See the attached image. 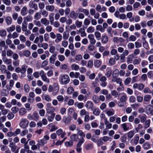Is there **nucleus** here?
<instances>
[{
    "label": "nucleus",
    "mask_w": 153,
    "mask_h": 153,
    "mask_svg": "<svg viewBox=\"0 0 153 153\" xmlns=\"http://www.w3.org/2000/svg\"><path fill=\"white\" fill-rule=\"evenodd\" d=\"M94 36L97 40H100L101 38V33L98 31H96L94 33Z\"/></svg>",
    "instance_id": "e433bc0d"
},
{
    "label": "nucleus",
    "mask_w": 153,
    "mask_h": 153,
    "mask_svg": "<svg viewBox=\"0 0 153 153\" xmlns=\"http://www.w3.org/2000/svg\"><path fill=\"white\" fill-rule=\"evenodd\" d=\"M41 17V14L39 12L36 13L34 16V19L36 20H39Z\"/></svg>",
    "instance_id": "c85d7f7f"
},
{
    "label": "nucleus",
    "mask_w": 153,
    "mask_h": 153,
    "mask_svg": "<svg viewBox=\"0 0 153 153\" xmlns=\"http://www.w3.org/2000/svg\"><path fill=\"white\" fill-rule=\"evenodd\" d=\"M52 25H53V26L55 28H58L60 26V24L59 22L57 21H56L54 22H53Z\"/></svg>",
    "instance_id": "09e8293b"
},
{
    "label": "nucleus",
    "mask_w": 153,
    "mask_h": 153,
    "mask_svg": "<svg viewBox=\"0 0 153 153\" xmlns=\"http://www.w3.org/2000/svg\"><path fill=\"white\" fill-rule=\"evenodd\" d=\"M55 110V108L52 106L48 107V109H47V113L48 114L53 113V112H54Z\"/></svg>",
    "instance_id": "393cba45"
},
{
    "label": "nucleus",
    "mask_w": 153,
    "mask_h": 153,
    "mask_svg": "<svg viewBox=\"0 0 153 153\" xmlns=\"http://www.w3.org/2000/svg\"><path fill=\"white\" fill-rule=\"evenodd\" d=\"M2 59L3 62L6 64L9 65L12 63L11 59H8L6 57H3Z\"/></svg>",
    "instance_id": "9b49d317"
},
{
    "label": "nucleus",
    "mask_w": 153,
    "mask_h": 153,
    "mask_svg": "<svg viewBox=\"0 0 153 153\" xmlns=\"http://www.w3.org/2000/svg\"><path fill=\"white\" fill-rule=\"evenodd\" d=\"M56 53H54L50 57L49 60L50 63L53 64L54 63L56 59Z\"/></svg>",
    "instance_id": "0eeeda50"
},
{
    "label": "nucleus",
    "mask_w": 153,
    "mask_h": 153,
    "mask_svg": "<svg viewBox=\"0 0 153 153\" xmlns=\"http://www.w3.org/2000/svg\"><path fill=\"white\" fill-rule=\"evenodd\" d=\"M84 139L83 138H82L79 140V141L77 145V147H80L82 144L84 142Z\"/></svg>",
    "instance_id": "052dcab7"
},
{
    "label": "nucleus",
    "mask_w": 153,
    "mask_h": 153,
    "mask_svg": "<svg viewBox=\"0 0 153 153\" xmlns=\"http://www.w3.org/2000/svg\"><path fill=\"white\" fill-rule=\"evenodd\" d=\"M6 24L8 25H10L12 22V18L10 16H7L5 18Z\"/></svg>",
    "instance_id": "412c9836"
},
{
    "label": "nucleus",
    "mask_w": 153,
    "mask_h": 153,
    "mask_svg": "<svg viewBox=\"0 0 153 153\" xmlns=\"http://www.w3.org/2000/svg\"><path fill=\"white\" fill-rule=\"evenodd\" d=\"M24 21L23 22L27 23V22L30 21L32 20V17L30 15H28L24 18Z\"/></svg>",
    "instance_id": "2f4dec72"
},
{
    "label": "nucleus",
    "mask_w": 153,
    "mask_h": 153,
    "mask_svg": "<svg viewBox=\"0 0 153 153\" xmlns=\"http://www.w3.org/2000/svg\"><path fill=\"white\" fill-rule=\"evenodd\" d=\"M29 122L28 120L26 118H23L21 120L19 126L23 128H26L28 126Z\"/></svg>",
    "instance_id": "f03ea898"
},
{
    "label": "nucleus",
    "mask_w": 153,
    "mask_h": 153,
    "mask_svg": "<svg viewBox=\"0 0 153 153\" xmlns=\"http://www.w3.org/2000/svg\"><path fill=\"white\" fill-rule=\"evenodd\" d=\"M15 29V26L14 25H13L11 27L7 28V30L9 33H10L11 32L14 31Z\"/></svg>",
    "instance_id": "f704fd0d"
},
{
    "label": "nucleus",
    "mask_w": 153,
    "mask_h": 153,
    "mask_svg": "<svg viewBox=\"0 0 153 153\" xmlns=\"http://www.w3.org/2000/svg\"><path fill=\"white\" fill-rule=\"evenodd\" d=\"M69 34L67 31L63 32V37L64 39L67 40L69 37Z\"/></svg>",
    "instance_id": "58836bf2"
},
{
    "label": "nucleus",
    "mask_w": 153,
    "mask_h": 153,
    "mask_svg": "<svg viewBox=\"0 0 153 153\" xmlns=\"http://www.w3.org/2000/svg\"><path fill=\"white\" fill-rule=\"evenodd\" d=\"M94 31V28L92 26H90L88 27L87 30V31L88 33H92Z\"/></svg>",
    "instance_id": "680f3d73"
},
{
    "label": "nucleus",
    "mask_w": 153,
    "mask_h": 153,
    "mask_svg": "<svg viewBox=\"0 0 153 153\" xmlns=\"http://www.w3.org/2000/svg\"><path fill=\"white\" fill-rule=\"evenodd\" d=\"M41 78L43 81L46 82L48 83H49V79L47 77L46 74L44 76H42Z\"/></svg>",
    "instance_id": "13d9d810"
},
{
    "label": "nucleus",
    "mask_w": 153,
    "mask_h": 153,
    "mask_svg": "<svg viewBox=\"0 0 153 153\" xmlns=\"http://www.w3.org/2000/svg\"><path fill=\"white\" fill-rule=\"evenodd\" d=\"M151 96L149 95H146L144 97V100L145 101L147 102L149 101L151 98Z\"/></svg>",
    "instance_id": "a19ab883"
},
{
    "label": "nucleus",
    "mask_w": 153,
    "mask_h": 153,
    "mask_svg": "<svg viewBox=\"0 0 153 153\" xmlns=\"http://www.w3.org/2000/svg\"><path fill=\"white\" fill-rule=\"evenodd\" d=\"M73 144V142L71 140V141H67L65 143V145L66 147H71Z\"/></svg>",
    "instance_id": "4d7b16f0"
},
{
    "label": "nucleus",
    "mask_w": 153,
    "mask_h": 153,
    "mask_svg": "<svg viewBox=\"0 0 153 153\" xmlns=\"http://www.w3.org/2000/svg\"><path fill=\"white\" fill-rule=\"evenodd\" d=\"M121 126L123 128V130L125 131L128 130L129 128V127L127 126L126 123H124L122 124Z\"/></svg>",
    "instance_id": "c03bdc74"
},
{
    "label": "nucleus",
    "mask_w": 153,
    "mask_h": 153,
    "mask_svg": "<svg viewBox=\"0 0 153 153\" xmlns=\"http://www.w3.org/2000/svg\"><path fill=\"white\" fill-rule=\"evenodd\" d=\"M38 7L40 9L42 10L45 8V4L43 2H40L38 4Z\"/></svg>",
    "instance_id": "0e129e2a"
},
{
    "label": "nucleus",
    "mask_w": 153,
    "mask_h": 153,
    "mask_svg": "<svg viewBox=\"0 0 153 153\" xmlns=\"http://www.w3.org/2000/svg\"><path fill=\"white\" fill-rule=\"evenodd\" d=\"M71 68L73 70L78 71L79 69V67L78 65L74 64L72 65Z\"/></svg>",
    "instance_id": "4c0bfd02"
},
{
    "label": "nucleus",
    "mask_w": 153,
    "mask_h": 153,
    "mask_svg": "<svg viewBox=\"0 0 153 153\" xmlns=\"http://www.w3.org/2000/svg\"><path fill=\"white\" fill-rule=\"evenodd\" d=\"M27 7L25 6L21 10V15L23 16L26 15L27 13Z\"/></svg>",
    "instance_id": "6ab92c4d"
},
{
    "label": "nucleus",
    "mask_w": 153,
    "mask_h": 153,
    "mask_svg": "<svg viewBox=\"0 0 153 153\" xmlns=\"http://www.w3.org/2000/svg\"><path fill=\"white\" fill-rule=\"evenodd\" d=\"M19 38L22 42L24 43L26 41V38L25 36L22 35H21L19 36Z\"/></svg>",
    "instance_id": "864d4df0"
},
{
    "label": "nucleus",
    "mask_w": 153,
    "mask_h": 153,
    "mask_svg": "<svg viewBox=\"0 0 153 153\" xmlns=\"http://www.w3.org/2000/svg\"><path fill=\"white\" fill-rule=\"evenodd\" d=\"M144 122V126L145 128H146L149 127L151 122V120L150 119L146 120Z\"/></svg>",
    "instance_id": "bb28decb"
},
{
    "label": "nucleus",
    "mask_w": 153,
    "mask_h": 153,
    "mask_svg": "<svg viewBox=\"0 0 153 153\" xmlns=\"http://www.w3.org/2000/svg\"><path fill=\"white\" fill-rule=\"evenodd\" d=\"M153 109V106L151 105H149L146 107V111L148 113H149Z\"/></svg>",
    "instance_id": "7c9ffc66"
},
{
    "label": "nucleus",
    "mask_w": 153,
    "mask_h": 153,
    "mask_svg": "<svg viewBox=\"0 0 153 153\" xmlns=\"http://www.w3.org/2000/svg\"><path fill=\"white\" fill-rule=\"evenodd\" d=\"M70 80L69 77L67 75H64L61 76V82L62 84H66L69 82Z\"/></svg>",
    "instance_id": "7ed1b4c3"
},
{
    "label": "nucleus",
    "mask_w": 153,
    "mask_h": 153,
    "mask_svg": "<svg viewBox=\"0 0 153 153\" xmlns=\"http://www.w3.org/2000/svg\"><path fill=\"white\" fill-rule=\"evenodd\" d=\"M88 114H89V113L85 109H82L79 112V114L81 117H82L84 115L85 116Z\"/></svg>",
    "instance_id": "dca6fc26"
},
{
    "label": "nucleus",
    "mask_w": 153,
    "mask_h": 153,
    "mask_svg": "<svg viewBox=\"0 0 153 153\" xmlns=\"http://www.w3.org/2000/svg\"><path fill=\"white\" fill-rule=\"evenodd\" d=\"M39 117V114L36 111H34L32 114H29L27 116V118L29 120H33L36 121L38 120Z\"/></svg>",
    "instance_id": "f257e3e1"
},
{
    "label": "nucleus",
    "mask_w": 153,
    "mask_h": 153,
    "mask_svg": "<svg viewBox=\"0 0 153 153\" xmlns=\"http://www.w3.org/2000/svg\"><path fill=\"white\" fill-rule=\"evenodd\" d=\"M111 94L112 95L115 96V97H119L120 94H119L115 90H113L111 91Z\"/></svg>",
    "instance_id": "603ef678"
},
{
    "label": "nucleus",
    "mask_w": 153,
    "mask_h": 153,
    "mask_svg": "<svg viewBox=\"0 0 153 153\" xmlns=\"http://www.w3.org/2000/svg\"><path fill=\"white\" fill-rule=\"evenodd\" d=\"M40 22L42 24L45 26H47L49 24V21L46 18L41 19L40 20Z\"/></svg>",
    "instance_id": "6e6552de"
},
{
    "label": "nucleus",
    "mask_w": 153,
    "mask_h": 153,
    "mask_svg": "<svg viewBox=\"0 0 153 153\" xmlns=\"http://www.w3.org/2000/svg\"><path fill=\"white\" fill-rule=\"evenodd\" d=\"M27 68V66L25 65H22L20 68L21 73L24 74L26 71Z\"/></svg>",
    "instance_id": "72a5a7b5"
},
{
    "label": "nucleus",
    "mask_w": 153,
    "mask_h": 153,
    "mask_svg": "<svg viewBox=\"0 0 153 153\" xmlns=\"http://www.w3.org/2000/svg\"><path fill=\"white\" fill-rule=\"evenodd\" d=\"M147 117V116L145 114L141 115L140 117V122L142 123H144L146 120Z\"/></svg>",
    "instance_id": "a211bd4d"
},
{
    "label": "nucleus",
    "mask_w": 153,
    "mask_h": 153,
    "mask_svg": "<svg viewBox=\"0 0 153 153\" xmlns=\"http://www.w3.org/2000/svg\"><path fill=\"white\" fill-rule=\"evenodd\" d=\"M92 99L93 101L95 103H98L100 102L99 97L96 95H94L92 96Z\"/></svg>",
    "instance_id": "2eb2a0df"
},
{
    "label": "nucleus",
    "mask_w": 153,
    "mask_h": 153,
    "mask_svg": "<svg viewBox=\"0 0 153 153\" xmlns=\"http://www.w3.org/2000/svg\"><path fill=\"white\" fill-rule=\"evenodd\" d=\"M140 61L141 59L140 58L134 59L133 61V64L134 65H138L140 64Z\"/></svg>",
    "instance_id": "6e6d98bb"
},
{
    "label": "nucleus",
    "mask_w": 153,
    "mask_h": 153,
    "mask_svg": "<svg viewBox=\"0 0 153 153\" xmlns=\"http://www.w3.org/2000/svg\"><path fill=\"white\" fill-rule=\"evenodd\" d=\"M134 135V132L133 131H130L127 133L128 137L129 138H132Z\"/></svg>",
    "instance_id": "69168bd1"
},
{
    "label": "nucleus",
    "mask_w": 153,
    "mask_h": 153,
    "mask_svg": "<svg viewBox=\"0 0 153 153\" xmlns=\"http://www.w3.org/2000/svg\"><path fill=\"white\" fill-rule=\"evenodd\" d=\"M24 90L26 93H28L29 91L30 87L27 84H25L24 87Z\"/></svg>",
    "instance_id": "5fc2aeb1"
},
{
    "label": "nucleus",
    "mask_w": 153,
    "mask_h": 153,
    "mask_svg": "<svg viewBox=\"0 0 153 153\" xmlns=\"http://www.w3.org/2000/svg\"><path fill=\"white\" fill-rule=\"evenodd\" d=\"M131 81V78L130 77H127L124 81V84L126 85H127Z\"/></svg>",
    "instance_id": "8fccbe9b"
},
{
    "label": "nucleus",
    "mask_w": 153,
    "mask_h": 153,
    "mask_svg": "<svg viewBox=\"0 0 153 153\" xmlns=\"http://www.w3.org/2000/svg\"><path fill=\"white\" fill-rule=\"evenodd\" d=\"M38 144L39 145H43L46 143V140L43 138L39 140L38 141Z\"/></svg>",
    "instance_id": "ea45409f"
},
{
    "label": "nucleus",
    "mask_w": 153,
    "mask_h": 153,
    "mask_svg": "<svg viewBox=\"0 0 153 153\" xmlns=\"http://www.w3.org/2000/svg\"><path fill=\"white\" fill-rule=\"evenodd\" d=\"M78 129H79V128H78L77 129V131H78L77 134L82 137H85V134L82 131L80 130H79Z\"/></svg>",
    "instance_id": "79ce46f5"
},
{
    "label": "nucleus",
    "mask_w": 153,
    "mask_h": 153,
    "mask_svg": "<svg viewBox=\"0 0 153 153\" xmlns=\"http://www.w3.org/2000/svg\"><path fill=\"white\" fill-rule=\"evenodd\" d=\"M71 120V117H68L63 120V122L66 124L69 123Z\"/></svg>",
    "instance_id": "a18cd8bd"
},
{
    "label": "nucleus",
    "mask_w": 153,
    "mask_h": 153,
    "mask_svg": "<svg viewBox=\"0 0 153 153\" xmlns=\"http://www.w3.org/2000/svg\"><path fill=\"white\" fill-rule=\"evenodd\" d=\"M55 114L54 113H51V115L48 116V117L47 119L48 121L50 122L53 121L55 117Z\"/></svg>",
    "instance_id": "aec40b11"
},
{
    "label": "nucleus",
    "mask_w": 153,
    "mask_h": 153,
    "mask_svg": "<svg viewBox=\"0 0 153 153\" xmlns=\"http://www.w3.org/2000/svg\"><path fill=\"white\" fill-rule=\"evenodd\" d=\"M93 103L91 101H88L86 102L85 104L86 107L89 109H93Z\"/></svg>",
    "instance_id": "9d476101"
},
{
    "label": "nucleus",
    "mask_w": 153,
    "mask_h": 153,
    "mask_svg": "<svg viewBox=\"0 0 153 153\" xmlns=\"http://www.w3.org/2000/svg\"><path fill=\"white\" fill-rule=\"evenodd\" d=\"M79 32L80 33V35L82 37H84L86 36L85 29L83 28H80L79 30Z\"/></svg>",
    "instance_id": "f3484780"
},
{
    "label": "nucleus",
    "mask_w": 153,
    "mask_h": 153,
    "mask_svg": "<svg viewBox=\"0 0 153 153\" xmlns=\"http://www.w3.org/2000/svg\"><path fill=\"white\" fill-rule=\"evenodd\" d=\"M11 110L12 111L14 114L16 113L19 110V108L17 107H12Z\"/></svg>",
    "instance_id": "774afa93"
},
{
    "label": "nucleus",
    "mask_w": 153,
    "mask_h": 153,
    "mask_svg": "<svg viewBox=\"0 0 153 153\" xmlns=\"http://www.w3.org/2000/svg\"><path fill=\"white\" fill-rule=\"evenodd\" d=\"M49 20L50 21L51 25H52L54 21V19L53 17V15L52 13H51L49 16Z\"/></svg>",
    "instance_id": "de8ad7c7"
},
{
    "label": "nucleus",
    "mask_w": 153,
    "mask_h": 153,
    "mask_svg": "<svg viewBox=\"0 0 153 153\" xmlns=\"http://www.w3.org/2000/svg\"><path fill=\"white\" fill-rule=\"evenodd\" d=\"M31 3V4L32 5V7L34 8V9L36 10L38 9V7L37 4L35 3H34L33 2H32V1H30L29 3V5H31L30 4Z\"/></svg>",
    "instance_id": "49530a36"
},
{
    "label": "nucleus",
    "mask_w": 153,
    "mask_h": 153,
    "mask_svg": "<svg viewBox=\"0 0 153 153\" xmlns=\"http://www.w3.org/2000/svg\"><path fill=\"white\" fill-rule=\"evenodd\" d=\"M26 112L25 109L24 108H21L19 109V115L22 116L25 114Z\"/></svg>",
    "instance_id": "b1692460"
},
{
    "label": "nucleus",
    "mask_w": 153,
    "mask_h": 153,
    "mask_svg": "<svg viewBox=\"0 0 153 153\" xmlns=\"http://www.w3.org/2000/svg\"><path fill=\"white\" fill-rule=\"evenodd\" d=\"M96 29L97 30H99L101 32H103L105 31L104 28H103L100 25H97L96 27Z\"/></svg>",
    "instance_id": "c9c22d12"
},
{
    "label": "nucleus",
    "mask_w": 153,
    "mask_h": 153,
    "mask_svg": "<svg viewBox=\"0 0 153 153\" xmlns=\"http://www.w3.org/2000/svg\"><path fill=\"white\" fill-rule=\"evenodd\" d=\"M53 92L52 94L53 95H55L58 92L59 90V86L58 84L57 83H54L53 84Z\"/></svg>",
    "instance_id": "20e7f679"
},
{
    "label": "nucleus",
    "mask_w": 153,
    "mask_h": 153,
    "mask_svg": "<svg viewBox=\"0 0 153 153\" xmlns=\"http://www.w3.org/2000/svg\"><path fill=\"white\" fill-rule=\"evenodd\" d=\"M48 47V45L46 43H44L41 44V47L45 50L47 49Z\"/></svg>",
    "instance_id": "e2e57ef3"
},
{
    "label": "nucleus",
    "mask_w": 153,
    "mask_h": 153,
    "mask_svg": "<svg viewBox=\"0 0 153 153\" xmlns=\"http://www.w3.org/2000/svg\"><path fill=\"white\" fill-rule=\"evenodd\" d=\"M88 38L89 39L90 42L91 44L94 45L96 42V41L94 39V36L92 34H90L88 35Z\"/></svg>",
    "instance_id": "39448f33"
},
{
    "label": "nucleus",
    "mask_w": 153,
    "mask_h": 153,
    "mask_svg": "<svg viewBox=\"0 0 153 153\" xmlns=\"http://www.w3.org/2000/svg\"><path fill=\"white\" fill-rule=\"evenodd\" d=\"M150 144L148 142H146L144 143L143 146V148L145 149H148L150 148Z\"/></svg>",
    "instance_id": "37998d69"
},
{
    "label": "nucleus",
    "mask_w": 153,
    "mask_h": 153,
    "mask_svg": "<svg viewBox=\"0 0 153 153\" xmlns=\"http://www.w3.org/2000/svg\"><path fill=\"white\" fill-rule=\"evenodd\" d=\"M108 41V38L106 36H102L101 38V41L103 43H106Z\"/></svg>",
    "instance_id": "a878e982"
},
{
    "label": "nucleus",
    "mask_w": 153,
    "mask_h": 153,
    "mask_svg": "<svg viewBox=\"0 0 153 153\" xmlns=\"http://www.w3.org/2000/svg\"><path fill=\"white\" fill-rule=\"evenodd\" d=\"M93 147V144H88L85 146V148L86 150H88L92 149Z\"/></svg>",
    "instance_id": "bf43d9fd"
},
{
    "label": "nucleus",
    "mask_w": 153,
    "mask_h": 153,
    "mask_svg": "<svg viewBox=\"0 0 153 153\" xmlns=\"http://www.w3.org/2000/svg\"><path fill=\"white\" fill-rule=\"evenodd\" d=\"M78 138V135L76 134H72L70 136L71 140L72 142L73 141H77Z\"/></svg>",
    "instance_id": "4be33fe9"
},
{
    "label": "nucleus",
    "mask_w": 153,
    "mask_h": 153,
    "mask_svg": "<svg viewBox=\"0 0 153 153\" xmlns=\"http://www.w3.org/2000/svg\"><path fill=\"white\" fill-rule=\"evenodd\" d=\"M101 64V62L99 60H96L94 61V65L96 68L99 67Z\"/></svg>",
    "instance_id": "5701e85b"
},
{
    "label": "nucleus",
    "mask_w": 153,
    "mask_h": 153,
    "mask_svg": "<svg viewBox=\"0 0 153 153\" xmlns=\"http://www.w3.org/2000/svg\"><path fill=\"white\" fill-rule=\"evenodd\" d=\"M133 58V56L132 55H129L127 57L126 62L128 63H131L132 61Z\"/></svg>",
    "instance_id": "c756f323"
},
{
    "label": "nucleus",
    "mask_w": 153,
    "mask_h": 153,
    "mask_svg": "<svg viewBox=\"0 0 153 153\" xmlns=\"http://www.w3.org/2000/svg\"><path fill=\"white\" fill-rule=\"evenodd\" d=\"M42 96L44 97L45 100L47 102H50L51 101V99L50 96L47 94H43Z\"/></svg>",
    "instance_id": "473e14b6"
},
{
    "label": "nucleus",
    "mask_w": 153,
    "mask_h": 153,
    "mask_svg": "<svg viewBox=\"0 0 153 153\" xmlns=\"http://www.w3.org/2000/svg\"><path fill=\"white\" fill-rule=\"evenodd\" d=\"M43 37L42 36L40 35L39 37L37 36L36 37L34 41V43L37 44L39 41L40 42L42 43L43 41Z\"/></svg>",
    "instance_id": "423d86ee"
},
{
    "label": "nucleus",
    "mask_w": 153,
    "mask_h": 153,
    "mask_svg": "<svg viewBox=\"0 0 153 153\" xmlns=\"http://www.w3.org/2000/svg\"><path fill=\"white\" fill-rule=\"evenodd\" d=\"M23 55L27 57H29L30 55V52L29 50L24 51L22 53Z\"/></svg>",
    "instance_id": "cd10ccee"
},
{
    "label": "nucleus",
    "mask_w": 153,
    "mask_h": 153,
    "mask_svg": "<svg viewBox=\"0 0 153 153\" xmlns=\"http://www.w3.org/2000/svg\"><path fill=\"white\" fill-rule=\"evenodd\" d=\"M55 8V7L52 5H47L45 7L46 10L50 12L53 11L54 10Z\"/></svg>",
    "instance_id": "f8f14e48"
},
{
    "label": "nucleus",
    "mask_w": 153,
    "mask_h": 153,
    "mask_svg": "<svg viewBox=\"0 0 153 153\" xmlns=\"http://www.w3.org/2000/svg\"><path fill=\"white\" fill-rule=\"evenodd\" d=\"M134 47V44L132 43H129L127 45V47L129 49H132Z\"/></svg>",
    "instance_id": "338daca9"
},
{
    "label": "nucleus",
    "mask_w": 153,
    "mask_h": 153,
    "mask_svg": "<svg viewBox=\"0 0 153 153\" xmlns=\"http://www.w3.org/2000/svg\"><path fill=\"white\" fill-rule=\"evenodd\" d=\"M78 14L74 11H71L70 13V17L73 19H76L77 18Z\"/></svg>",
    "instance_id": "4468645a"
},
{
    "label": "nucleus",
    "mask_w": 153,
    "mask_h": 153,
    "mask_svg": "<svg viewBox=\"0 0 153 153\" xmlns=\"http://www.w3.org/2000/svg\"><path fill=\"white\" fill-rule=\"evenodd\" d=\"M9 147L11 148V150L13 152L16 151L17 148V146L15 145L13 143H10Z\"/></svg>",
    "instance_id": "ddd939ff"
},
{
    "label": "nucleus",
    "mask_w": 153,
    "mask_h": 153,
    "mask_svg": "<svg viewBox=\"0 0 153 153\" xmlns=\"http://www.w3.org/2000/svg\"><path fill=\"white\" fill-rule=\"evenodd\" d=\"M27 23L25 22H23L22 24V29L23 31L27 29Z\"/></svg>",
    "instance_id": "3c124183"
},
{
    "label": "nucleus",
    "mask_w": 153,
    "mask_h": 153,
    "mask_svg": "<svg viewBox=\"0 0 153 153\" xmlns=\"http://www.w3.org/2000/svg\"><path fill=\"white\" fill-rule=\"evenodd\" d=\"M56 39L55 40V42L57 43L60 42L62 39V35L59 33L56 34Z\"/></svg>",
    "instance_id": "1a4fd4ad"
}]
</instances>
